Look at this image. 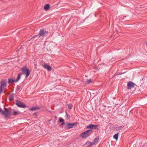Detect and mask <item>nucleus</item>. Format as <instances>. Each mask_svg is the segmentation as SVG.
<instances>
[{"label": "nucleus", "instance_id": "1", "mask_svg": "<svg viewBox=\"0 0 147 147\" xmlns=\"http://www.w3.org/2000/svg\"><path fill=\"white\" fill-rule=\"evenodd\" d=\"M48 32L47 31H45L43 29H40L38 34L37 35H35L33 36L31 38V40L36 38L35 40V41H36L38 38L40 36L43 37L47 35Z\"/></svg>", "mask_w": 147, "mask_h": 147}, {"label": "nucleus", "instance_id": "2", "mask_svg": "<svg viewBox=\"0 0 147 147\" xmlns=\"http://www.w3.org/2000/svg\"><path fill=\"white\" fill-rule=\"evenodd\" d=\"M92 132V130L89 129L81 133L80 136L82 138H85L88 137Z\"/></svg>", "mask_w": 147, "mask_h": 147}, {"label": "nucleus", "instance_id": "3", "mask_svg": "<svg viewBox=\"0 0 147 147\" xmlns=\"http://www.w3.org/2000/svg\"><path fill=\"white\" fill-rule=\"evenodd\" d=\"M8 113L7 114V115L8 116V117H10V115L13 116H16L20 113V112L19 111H16L14 109H12L11 111H10L8 109Z\"/></svg>", "mask_w": 147, "mask_h": 147}, {"label": "nucleus", "instance_id": "4", "mask_svg": "<svg viewBox=\"0 0 147 147\" xmlns=\"http://www.w3.org/2000/svg\"><path fill=\"white\" fill-rule=\"evenodd\" d=\"M22 73L23 74H26V77L27 78L29 76L30 73V71L29 68H26V67H23L21 69Z\"/></svg>", "mask_w": 147, "mask_h": 147}, {"label": "nucleus", "instance_id": "5", "mask_svg": "<svg viewBox=\"0 0 147 147\" xmlns=\"http://www.w3.org/2000/svg\"><path fill=\"white\" fill-rule=\"evenodd\" d=\"M0 113L4 115L5 118L7 117L8 116L7 115V114L8 113V109L4 108V111H3L1 108H0Z\"/></svg>", "mask_w": 147, "mask_h": 147}, {"label": "nucleus", "instance_id": "6", "mask_svg": "<svg viewBox=\"0 0 147 147\" xmlns=\"http://www.w3.org/2000/svg\"><path fill=\"white\" fill-rule=\"evenodd\" d=\"M16 104L18 107L20 108H25L27 107L25 104L18 100H16Z\"/></svg>", "mask_w": 147, "mask_h": 147}, {"label": "nucleus", "instance_id": "7", "mask_svg": "<svg viewBox=\"0 0 147 147\" xmlns=\"http://www.w3.org/2000/svg\"><path fill=\"white\" fill-rule=\"evenodd\" d=\"M77 124V122L74 123H67L65 125V127H68L66 128L69 129L73 127V126Z\"/></svg>", "mask_w": 147, "mask_h": 147}, {"label": "nucleus", "instance_id": "8", "mask_svg": "<svg viewBox=\"0 0 147 147\" xmlns=\"http://www.w3.org/2000/svg\"><path fill=\"white\" fill-rule=\"evenodd\" d=\"M7 80L6 79L2 80L0 82V86L3 88H5L7 86Z\"/></svg>", "mask_w": 147, "mask_h": 147}, {"label": "nucleus", "instance_id": "9", "mask_svg": "<svg viewBox=\"0 0 147 147\" xmlns=\"http://www.w3.org/2000/svg\"><path fill=\"white\" fill-rule=\"evenodd\" d=\"M98 125H93L90 124L88 125L87 127V128H89L92 130V129H98Z\"/></svg>", "mask_w": 147, "mask_h": 147}, {"label": "nucleus", "instance_id": "10", "mask_svg": "<svg viewBox=\"0 0 147 147\" xmlns=\"http://www.w3.org/2000/svg\"><path fill=\"white\" fill-rule=\"evenodd\" d=\"M134 84L132 82L130 81L127 82V86L128 89L132 88L134 87Z\"/></svg>", "mask_w": 147, "mask_h": 147}, {"label": "nucleus", "instance_id": "11", "mask_svg": "<svg viewBox=\"0 0 147 147\" xmlns=\"http://www.w3.org/2000/svg\"><path fill=\"white\" fill-rule=\"evenodd\" d=\"M43 67L47 69L48 71H50L51 70L52 68L51 67L47 64H44L43 65Z\"/></svg>", "mask_w": 147, "mask_h": 147}, {"label": "nucleus", "instance_id": "12", "mask_svg": "<svg viewBox=\"0 0 147 147\" xmlns=\"http://www.w3.org/2000/svg\"><path fill=\"white\" fill-rule=\"evenodd\" d=\"M99 137L98 136L97 138H96L94 139L92 143V145H94L98 143V142L99 140Z\"/></svg>", "mask_w": 147, "mask_h": 147}, {"label": "nucleus", "instance_id": "13", "mask_svg": "<svg viewBox=\"0 0 147 147\" xmlns=\"http://www.w3.org/2000/svg\"><path fill=\"white\" fill-rule=\"evenodd\" d=\"M50 5L49 4H47L44 6V9L45 10H48L50 8Z\"/></svg>", "mask_w": 147, "mask_h": 147}, {"label": "nucleus", "instance_id": "14", "mask_svg": "<svg viewBox=\"0 0 147 147\" xmlns=\"http://www.w3.org/2000/svg\"><path fill=\"white\" fill-rule=\"evenodd\" d=\"M14 82H16V80L13 79H12L10 78L8 79V83L9 84H13Z\"/></svg>", "mask_w": 147, "mask_h": 147}, {"label": "nucleus", "instance_id": "15", "mask_svg": "<svg viewBox=\"0 0 147 147\" xmlns=\"http://www.w3.org/2000/svg\"><path fill=\"white\" fill-rule=\"evenodd\" d=\"M40 109V108L39 107H32L30 109V110L31 111H34L35 110H38Z\"/></svg>", "mask_w": 147, "mask_h": 147}, {"label": "nucleus", "instance_id": "16", "mask_svg": "<svg viewBox=\"0 0 147 147\" xmlns=\"http://www.w3.org/2000/svg\"><path fill=\"white\" fill-rule=\"evenodd\" d=\"M86 145L88 147H90L92 145V143L89 141H87L86 143Z\"/></svg>", "mask_w": 147, "mask_h": 147}, {"label": "nucleus", "instance_id": "17", "mask_svg": "<svg viewBox=\"0 0 147 147\" xmlns=\"http://www.w3.org/2000/svg\"><path fill=\"white\" fill-rule=\"evenodd\" d=\"M113 137L116 140H117L118 139V133H117L115 134L113 136Z\"/></svg>", "mask_w": 147, "mask_h": 147}, {"label": "nucleus", "instance_id": "18", "mask_svg": "<svg viewBox=\"0 0 147 147\" xmlns=\"http://www.w3.org/2000/svg\"><path fill=\"white\" fill-rule=\"evenodd\" d=\"M21 74H19L16 80V82H17L20 78L21 77Z\"/></svg>", "mask_w": 147, "mask_h": 147}, {"label": "nucleus", "instance_id": "19", "mask_svg": "<svg viewBox=\"0 0 147 147\" xmlns=\"http://www.w3.org/2000/svg\"><path fill=\"white\" fill-rule=\"evenodd\" d=\"M123 126H120V127H116L115 128V130L117 131H119L121 129V127H123Z\"/></svg>", "mask_w": 147, "mask_h": 147}, {"label": "nucleus", "instance_id": "20", "mask_svg": "<svg viewBox=\"0 0 147 147\" xmlns=\"http://www.w3.org/2000/svg\"><path fill=\"white\" fill-rule=\"evenodd\" d=\"M13 95H11L9 97V101H12L13 99Z\"/></svg>", "mask_w": 147, "mask_h": 147}, {"label": "nucleus", "instance_id": "21", "mask_svg": "<svg viewBox=\"0 0 147 147\" xmlns=\"http://www.w3.org/2000/svg\"><path fill=\"white\" fill-rule=\"evenodd\" d=\"M65 117H66L67 119H69L70 118V116L69 115H68L67 113H66V115Z\"/></svg>", "mask_w": 147, "mask_h": 147}, {"label": "nucleus", "instance_id": "22", "mask_svg": "<svg viewBox=\"0 0 147 147\" xmlns=\"http://www.w3.org/2000/svg\"><path fill=\"white\" fill-rule=\"evenodd\" d=\"M59 122H64V120L61 118H59Z\"/></svg>", "mask_w": 147, "mask_h": 147}, {"label": "nucleus", "instance_id": "23", "mask_svg": "<svg viewBox=\"0 0 147 147\" xmlns=\"http://www.w3.org/2000/svg\"><path fill=\"white\" fill-rule=\"evenodd\" d=\"M3 88L2 87H1V86H0V94L1 92H3Z\"/></svg>", "mask_w": 147, "mask_h": 147}, {"label": "nucleus", "instance_id": "24", "mask_svg": "<svg viewBox=\"0 0 147 147\" xmlns=\"http://www.w3.org/2000/svg\"><path fill=\"white\" fill-rule=\"evenodd\" d=\"M92 80H91L90 79H89V80H87V82L88 83V84H90V83H91L92 82Z\"/></svg>", "mask_w": 147, "mask_h": 147}, {"label": "nucleus", "instance_id": "25", "mask_svg": "<svg viewBox=\"0 0 147 147\" xmlns=\"http://www.w3.org/2000/svg\"><path fill=\"white\" fill-rule=\"evenodd\" d=\"M21 88V87L19 85H17L16 87V90H18L20 89Z\"/></svg>", "mask_w": 147, "mask_h": 147}, {"label": "nucleus", "instance_id": "26", "mask_svg": "<svg viewBox=\"0 0 147 147\" xmlns=\"http://www.w3.org/2000/svg\"><path fill=\"white\" fill-rule=\"evenodd\" d=\"M68 109H72V105H68Z\"/></svg>", "mask_w": 147, "mask_h": 147}, {"label": "nucleus", "instance_id": "27", "mask_svg": "<svg viewBox=\"0 0 147 147\" xmlns=\"http://www.w3.org/2000/svg\"><path fill=\"white\" fill-rule=\"evenodd\" d=\"M54 118H55V119L54 121V123H55V122H56L57 119V117L56 116H55Z\"/></svg>", "mask_w": 147, "mask_h": 147}, {"label": "nucleus", "instance_id": "28", "mask_svg": "<svg viewBox=\"0 0 147 147\" xmlns=\"http://www.w3.org/2000/svg\"><path fill=\"white\" fill-rule=\"evenodd\" d=\"M34 115L35 116H37V113H34Z\"/></svg>", "mask_w": 147, "mask_h": 147}, {"label": "nucleus", "instance_id": "29", "mask_svg": "<svg viewBox=\"0 0 147 147\" xmlns=\"http://www.w3.org/2000/svg\"><path fill=\"white\" fill-rule=\"evenodd\" d=\"M64 124H65V123H64V121L63 122H62V123L61 124V125H64Z\"/></svg>", "mask_w": 147, "mask_h": 147}, {"label": "nucleus", "instance_id": "30", "mask_svg": "<svg viewBox=\"0 0 147 147\" xmlns=\"http://www.w3.org/2000/svg\"><path fill=\"white\" fill-rule=\"evenodd\" d=\"M146 46H147V42H146Z\"/></svg>", "mask_w": 147, "mask_h": 147}]
</instances>
